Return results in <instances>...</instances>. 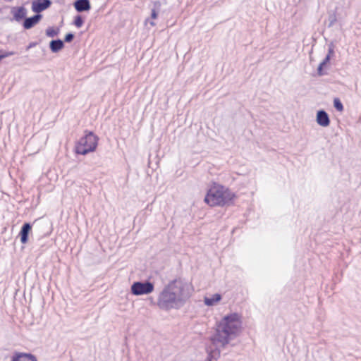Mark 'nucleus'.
Returning <instances> with one entry per match:
<instances>
[{
	"mask_svg": "<svg viewBox=\"0 0 361 361\" xmlns=\"http://www.w3.org/2000/svg\"><path fill=\"white\" fill-rule=\"evenodd\" d=\"M191 295L190 285L181 280L169 283L159 293L157 305L164 311L178 310L183 307Z\"/></svg>",
	"mask_w": 361,
	"mask_h": 361,
	"instance_id": "f257e3e1",
	"label": "nucleus"
},
{
	"mask_svg": "<svg viewBox=\"0 0 361 361\" xmlns=\"http://www.w3.org/2000/svg\"><path fill=\"white\" fill-rule=\"evenodd\" d=\"M241 328L240 315L233 313L225 316L217 324L214 334L211 337L212 345L218 350L225 347L229 341L235 338Z\"/></svg>",
	"mask_w": 361,
	"mask_h": 361,
	"instance_id": "f03ea898",
	"label": "nucleus"
},
{
	"mask_svg": "<svg viewBox=\"0 0 361 361\" xmlns=\"http://www.w3.org/2000/svg\"><path fill=\"white\" fill-rule=\"evenodd\" d=\"M233 194L222 185L214 184L208 190L204 202L212 207L224 206L230 202Z\"/></svg>",
	"mask_w": 361,
	"mask_h": 361,
	"instance_id": "7ed1b4c3",
	"label": "nucleus"
},
{
	"mask_svg": "<svg viewBox=\"0 0 361 361\" xmlns=\"http://www.w3.org/2000/svg\"><path fill=\"white\" fill-rule=\"evenodd\" d=\"M97 142L98 137L92 132H88L78 142L75 147L76 153L85 155L94 152L97 148Z\"/></svg>",
	"mask_w": 361,
	"mask_h": 361,
	"instance_id": "20e7f679",
	"label": "nucleus"
},
{
	"mask_svg": "<svg viewBox=\"0 0 361 361\" xmlns=\"http://www.w3.org/2000/svg\"><path fill=\"white\" fill-rule=\"evenodd\" d=\"M154 284L149 281H136L130 287L131 293L134 295H147L154 291Z\"/></svg>",
	"mask_w": 361,
	"mask_h": 361,
	"instance_id": "39448f33",
	"label": "nucleus"
},
{
	"mask_svg": "<svg viewBox=\"0 0 361 361\" xmlns=\"http://www.w3.org/2000/svg\"><path fill=\"white\" fill-rule=\"evenodd\" d=\"M51 4L50 0H34L32 2V10L37 14L48 8Z\"/></svg>",
	"mask_w": 361,
	"mask_h": 361,
	"instance_id": "423d86ee",
	"label": "nucleus"
},
{
	"mask_svg": "<svg viewBox=\"0 0 361 361\" xmlns=\"http://www.w3.org/2000/svg\"><path fill=\"white\" fill-rule=\"evenodd\" d=\"M11 12L17 22L21 21L27 15V9L24 6L13 7Z\"/></svg>",
	"mask_w": 361,
	"mask_h": 361,
	"instance_id": "0eeeda50",
	"label": "nucleus"
},
{
	"mask_svg": "<svg viewBox=\"0 0 361 361\" xmlns=\"http://www.w3.org/2000/svg\"><path fill=\"white\" fill-rule=\"evenodd\" d=\"M316 121L317 123L322 127H327L330 123L329 115L324 110H319L317 111Z\"/></svg>",
	"mask_w": 361,
	"mask_h": 361,
	"instance_id": "6e6552de",
	"label": "nucleus"
},
{
	"mask_svg": "<svg viewBox=\"0 0 361 361\" xmlns=\"http://www.w3.org/2000/svg\"><path fill=\"white\" fill-rule=\"evenodd\" d=\"M42 16L41 14H36L32 17L26 18L23 22V27L25 29H30L37 24L42 19Z\"/></svg>",
	"mask_w": 361,
	"mask_h": 361,
	"instance_id": "1a4fd4ad",
	"label": "nucleus"
},
{
	"mask_svg": "<svg viewBox=\"0 0 361 361\" xmlns=\"http://www.w3.org/2000/svg\"><path fill=\"white\" fill-rule=\"evenodd\" d=\"M73 5L78 12L88 11L91 8L89 0H77Z\"/></svg>",
	"mask_w": 361,
	"mask_h": 361,
	"instance_id": "9d476101",
	"label": "nucleus"
},
{
	"mask_svg": "<svg viewBox=\"0 0 361 361\" xmlns=\"http://www.w3.org/2000/svg\"><path fill=\"white\" fill-rule=\"evenodd\" d=\"M11 361H37V360L31 354L16 353L13 356Z\"/></svg>",
	"mask_w": 361,
	"mask_h": 361,
	"instance_id": "9b49d317",
	"label": "nucleus"
},
{
	"mask_svg": "<svg viewBox=\"0 0 361 361\" xmlns=\"http://www.w3.org/2000/svg\"><path fill=\"white\" fill-rule=\"evenodd\" d=\"M31 230V225L29 223H25L21 228L20 235V241L22 243L25 244L27 242L28 240V234Z\"/></svg>",
	"mask_w": 361,
	"mask_h": 361,
	"instance_id": "f8f14e48",
	"label": "nucleus"
},
{
	"mask_svg": "<svg viewBox=\"0 0 361 361\" xmlns=\"http://www.w3.org/2000/svg\"><path fill=\"white\" fill-rule=\"evenodd\" d=\"M64 47V43L61 39L51 40L49 43V47L53 53H56L62 49Z\"/></svg>",
	"mask_w": 361,
	"mask_h": 361,
	"instance_id": "ddd939ff",
	"label": "nucleus"
},
{
	"mask_svg": "<svg viewBox=\"0 0 361 361\" xmlns=\"http://www.w3.org/2000/svg\"><path fill=\"white\" fill-rule=\"evenodd\" d=\"M221 299V295L220 294L216 293L210 298H204V304L207 306H213L215 305L218 302H219Z\"/></svg>",
	"mask_w": 361,
	"mask_h": 361,
	"instance_id": "4468645a",
	"label": "nucleus"
},
{
	"mask_svg": "<svg viewBox=\"0 0 361 361\" xmlns=\"http://www.w3.org/2000/svg\"><path fill=\"white\" fill-rule=\"evenodd\" d=\"M330 59H331V57L329 56H326V57L322 61V62L320 63V64L319 65L318 68H317V73L319 75L321 76V75H324L323 67L324 66H326V64L327 63H329V61H330Z\"/></svg>",
	"mask_w": 361,
	"mask_h": 361,
	"instance_id": "2eb2a0df",
	"label": "nucleus"
},
{
	"mask_svg": "<svg viewBox=\"0 0 361 361\" xmlns=\"http://www.w3.org/2000/svg\"><path fill=\"white\" fill-rule=\"evenodd\" d=\"M59 32V29H54L52 27H49L46 30V35L49 37H54L58 35Z\"/></svg>",
	"mask_w": 361,
	"mask_h": 361,
	"instance_id": "dca6fc26",
	"label": "nucleus"
},
{
	"mask_svg": "<svg viewBox=\"0 0 361 361\" xmlns=\"http://www.w3.org/2000/svg\"><path fill=\"white\" fill-rule=\"evenodd\" d=\"M334 106L338 111H342L343 110V106L338 98L334 99Z\"/></svg>",
	"mask_w": 361,
	"mask_h": 361,
	"instance_id": "f3484780",
	"label": "nucleus"
},
{
	"mask_svg": "<svg viewBox=\"0 0 361 361\" xmlns=\"http://www.w3.org/2000/svg\"><path fill=\"white\" fill-rule=\"evenodd\" d=\"M74 24L77 27H80L83 24V20L80 16H77L75 18Z\"/></svg>",
	"mask_w": 361,
	"mask_h": 361,
	"instance_id": "a211bd4d",
	"label": "nucleus"
},
{
	"mask_svg": "<svg viewBox=\"0 0 361 361\" xmlns=\"http://www.w3.org/2000/svg\"><path fill=\"white\" fill-rule=\"evenodd\" d=\"M14 52L13 51H3L0 50V61L4 58L13 56Z\"/></svg>",
	"mask_w": 361,
	"mask_h": 361,
	"instance_id": "6ab92c4d",
	"label": "nucleus"
},
{
	"mask_svg": "<svg viewBox=\"0 0 361 361\" xmlns=\"http://www.w3.org/2000/svg\"><path fill=\"white\" fill-rule=\"evenodd\" d=\"M74 38V35L72 34V33H68L67 35H66L65 36V42H71Z\"/></svg>",
	"mask_w": 361,
	"mask_h": 361,
	"instance_id": "aec40b11",
	"label": "nucleus"
},
{
	"mask_svg": "<svg viewBox=\"0 0 361 361\" xmlns=\"http://www.w3.org/2000/svg\"><path fill=\"white\" fill-rule=\"evenodd\" d=\"M329 20V26L331 27L335 23V22L336 20V18L335 16H330Z\"/></svg>",
	"mask_w": 361,
	"mask_h": 361,
	"instance_id": "412c9836",
	"label": "nucleus"
},
{
	"mask_svg": "<svg viewBox=\"0 0 361 361\" xmlns=\"http://www.w3.org/2000/svg\"><path fill=\"white\" fill-rule=\"evenodd\" d=\"M334 47L332 45L329 46V50H328V54L326 56H329L331 57L332 55H334Z\"/></svg>",
	"mask_w": 361,
	"mask_h": 361,
	"instance_id": "4be33fe9",
	"label": "nucleus"
},
{
	"mask_svg": "<svg viewBox=\"0 0 361 361\" xmlns=\"http://www.w3.org/2000/svg\"><path fill=\"white\" fill-rule=\"evenodd\" d=\"M157 16H158V12L156 11V10L152 9V13H151V18L152 19H156L157 18Z\"/></svg>",
	"mask_w": 361,
	"mask_h": 361,
	"instance_id": "5701e85b",
	"label": "nucleus"
},
{
	"mask_svg": "<svg viewBox=\"0 0 361 361\" xmlns=\"http://www.w3.org/2000/svg\"><path fill=\"white\" fill-rule=\"evenodd\" d=\"M149 24L152 25V26H154L155 25V23L153 22V21H149Z\"/></svg>",
	"mask_w": 361,
	"mask_h": 361,
	"instance_id": "b1692460",
	"label": "nucleus"
}]
</instances>
